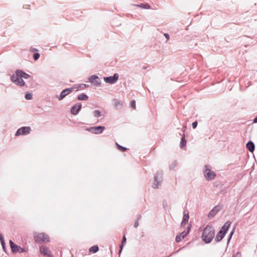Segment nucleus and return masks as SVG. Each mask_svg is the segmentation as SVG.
Listing matches in <instances>:
<instances>
[{"label": "nucleus", "instance_id": "58836bf2", "mask_svg": "<svg viewBox=\"0 0 257 257\" xmlns=\"http://www.w3.org/2000/svg\"><path fill=\"white\" fill-rule=\"evenodd\" d=\"M198 122L197 121H194V128H196L197 126Z\"/></svg>", "mask_w": 257, "mask_h": 257}, {"label": "nucleus", "instance_id": "7c9ffc66", "mask_svg": "<svg viewBox=\"0 0 257 257\" xmlns=\"http://www.w3.org/2000/svg\"><path fill=\"white\" fill-rule=\"evenodd\" d=\"M130 105H131V107L132 108L135 109L136 108V101L134 99H132L131 101Z\"/></svg>", "mask_w": 257, "mask_h": 257}, {"label": "nucleus", "instance_id": "0eeeda50", "mask_svg": "<svg viewBox=\"0 0 257 257\" xmlns=\"http://www.w3.org/2000/svg\"><path fill=\"white\" fill-rule=\"evenodd\" d=\"M10 245L13 253H21L28 251L27 249L21 247L20 246L14 243L12 240L10 241Z\"/></svg>", "mask_w": 257, "mask_h": 257}, {"label": "nucleus", "instance_id": "2f4dec72", "mask_svg": "<svg viewBox=\"0 0 257 257\" xmlns=\"http://www.w3.org/2000/svg\"><path fill=\"white\" fill-rule=\"evenodd\" d=\"M91 131H93L92 133H95V134H101L103 130H91Z\"/></svg>", "mask_w": 257, "mask_h": 257}, {"label": "nucleus", "instance_id": "a19ab883", "mask_svg": "<svg viewBox=\"0 0 257 257\" xmlns=\"http://www.w3.org/2000/svg\"><path fill=\"white\" fill-rule=\"evenodd\" d=\"M139 225V223L138 222H136L135 223V225H134V226L135 227H137Z\"/></svg>", "mask_w": 257, "mask_h": 257}, {"label": "nucleus", "instance_id": "aec40b11", "mask_svg": "<svg viewBox=\"0 0 257 257\" xmlns=\"http://www.w3.org/2000/svg\"><path fill=\"white\" fill-rule=\"evenodd\" d=\"M98 249H99V248L98 247L97 245H94V246H93L92 247H91L90 248H89V252H93V253H95L97 251H98Z\"/></svg>", "mask_w": 257, "mask_h": 257}, {"label": "nucleus", "instance_id": "c756f323", "mask_svg": "<svg viewBox=\"0 0 257 257\" xmlns=\"http://www.w3.org/2000/svg\"><path fill=\"white\" fill-rule=\"evenodd\" d=\"M86 128H105L104 126L103 125H98L94 126H90L89 127H86Z\"/></svg>", "mask_w": 257, "mask_h": 257}, {"label": "nucleus", "instance_id": "4468645a", "mask_svg": "<svg viewBox=\"0 0 257 257\" xmlns=\"http://www.w3.org/2000/svg\"><path fill=\"white\" fill-rule=\"evenodd\" d=\"M188 219H189V214L188 212H186L185 211L184 212V216H183V221L181 223V226H183L187 224V223L188 222Z\"/></svg>", "mask_w": 257, "mask_h": 257}, {"label": "nucleus", "instance_id": "79ce46f5", "mask_svg": "<svg viewBox=\"0 0 257 257\" xmlns=\"http://www.w3.org/2000/svg\"><path fill=\"white\" fill-rule=\"evenodd\" d=\"M147 68H148V66H144L143 68V69H146Z\"/></svg>", "mask_w": 257, "mask_h": 257}, {"label": "nucleus", "instance_id": "5701e85b", "mask_svg": "<svg viewBox=\"0 0 257 257\" xmlns=\"http://www.w3.org/2000/svg\"><path fill=\"white\" fill-rule=\"evenodd\" d=\"M191 225H190L188 227V229L186 231H183L180 235H181V236H182V238H184L186 235L189 232L190 230V229H191Z\"/></svg>", "mask_w": 257, "mask_h": 257}, {"label": "nucleus", "instance_id": "cd10ccee", "mask_svg": "<svg viewBox=\"0 0 257 257\" xmlns=\"http://www.w3.org/2000/svg\"><path fill=\"white\" fill-rule=\"evenodd\" d=\"M40 56V54L39 53H35L33 54V57L34 60L36 61L39 59Z\"/></svg>", "mask_w": 257, "mask_h": 257}, {"label": "nucleus", "instance_id": "b1692460", "mask_svg": "<svg viewBox=\"0 0 257 257\" xmlns=\"http://www.w3.org/2000/svg\"><path fill=\"white\" fill-rule=\"evenodd\" d=\"M25 98L27 100H31L33 98L32 94L30 92H27L25 95Z\"/></svg>", "mask_w": 257, "mask_h": 257}, {"label": "nucleus", "instance_id": "dca6fc26", "mask_svg": "<svg viewBox=\"0 0 257 257\" xmlns=\"http://www.w3.org/2000/svg\"><path fill=\"white\" fill-rule=\"evenodd\" d=\"M30 133V130H18L16 133V136H18L21 135H25Z\"/></svg>", "mask_w": 257, "mask_h": 257}, {"label": "nucleus", "instance_id": "a211bd4d", "mask_svg": "<svg viewBox=\"0 0 257 257\" xmlns=\"http://www.w3.org/2000/svg\"><path fill=\"white\" fill-rule=\"evenodd\" d=\"M254 123H257V116L254 118L252 122H251V120H249L247 121H246L245 124L246 127H249L250 126H251Z\"/></svg>", "mask_w": 257, "mask_h": 257}, {"label": "nucleus", "instance_id": "f3484780", "mask_svg": "<svg viewBox=\"0 0 257 257\" xmlns=\"http://www.w3.org/2000/svg\"><path fill=\"white\" fill-rule=\"evenodd\" d=\"M77 99L78 100L85 101L88 100V96L85 93H82L77 96Z\"/></svg>", "mask_w": 257, "mask_h": 257}, {"label": "nucleus", "instance_id": "f03ea898", "mask_svg": "<svg viewBox=\"0 0 257 257\" xmlns=\"http://www.w3.org/2000/svg\"><path fill=\"white\" fill-rule=\"evenodd\" d=\"M215 236V229L211 225H207L203 230L202 234V240L206 243H209Z\"/></svg>", "mask_w": 257, "mask_h": 257}, {"label": "nucleus", "instance_id": "39448f33", "mask_svg": "<svg viewBox=\"0 0 257 257\" xmlns=\"http://www.w3.org/2000/svg\"><path fill=\"white\" fill-rule=\"evenodd\" d=\"M204 175L205 178L207 181H210L214 179L216 176L215 173L211 170V167L209 165L205 166Z\"/></svg>", "mask_w": 257, "mask_h": 257}, {"label": "nucleus", "instance_id": "423d86ee", "mask_svg": "<svg viewBox=\"0 0 257 257\" xmlns=\"http://www.w3.org/2000/svg\"><path fill=\"white\" fill-rule=\"evenodd\" d=\"M35 240L37 242H47L50 241L49 237L48 235L44 233H38L34 234Z\"/></svg>", "mask_w": 257, "mask_h": 257}, {"label": "nucleus", "instance_id": "1a4fd4ad", "mask_svg": "<svg viewBox=\"0 0 257 257\" xmlns=\"http://www.w3.org/2000/svg\"><path fill=\"white\" fill-rule=\"evenodd\" d=\"M89 81L94 86L99 87L101 86V82L99 80V77L96 75H92L88 78Z\"/></svg>", "mask_w": 257, "mask_h": 257}, {"label": "nucleus", "instance_id": "f257e3e1", "mask_svg": "<svg viewBox=\"0 0 257 257\" xmlns=\"http://www.w3.org/2000/svg\"><path fill=\"white\" fill-rule=\"evenodd\" d=\"M23 78L28 79L32 78V76L22 70L17 69L15 71V74H13L11 76V80L16 85L23 87L25 85V82L23 80Z\"/></svg>", "mask_w": 257, "mask_h": 257}, {"label": "nucleus", "instance_id": "bb28decb", "mask_svg": "<svg viewBox=\"0 0 257 257\" xmlns=\"http://www.w3.org/2000/svg\"><path fill=\"white\" fill-rule=\"evenodd\" d=\"M116 145L117 146L118 150H119L120 151L123 152L126 150V148L121 146L120 145H118L117 143H116Z\"/></svg>", "mask_w": 257, "mask_h": 257}, {"label": "nucleus", "instance_id": "7ed1b4c3", "mask_svg": "<svg viewBox=\"0 0 257 257\" xmlns=\"http://www.w3.org/2000/svg\"><path fill=\"white\" fill-rule=\"evenodd\" d=\"M230 224L231 222L230 221H227L224 223V224L221 227L220 230L217 233L215 237V239L217 242L221 241L222 239L224 237L229 227H230Z\"/></svg>", "mask_w": 257, "mask_h": 257}, {"label": "nucleus", "instance_id": "4c0bfd02", "mask_svg": "<svg viewBox=\"0 0 257 257\" xmlns=\"http://www.w3.org/2000/svg\"><path fill=\"white\" fill-rule=\"evenodd\" d=\"M241 254L239 252H237L233 255V257H240Z\"/></svg>", "mask_w": 257, "mask_h": 257}, {"label": "nucleus", "instance_id": "f8f14e48", "mask_svg": "<svg viewBox=\"0 0 257 257\" xmlns=\"http://www.w3.org/2000/svg\"><path fill=\"white\" fill-rule=\"evenodd\" d=\"M221 209V207L220 206H215L209 212L208 214L209 218H213L215 215Z\"/></svg>", "mask_w": 257, "mask_h": 257}, {"label": "nucleus", "instance_id": "9d476101", "mask_svg": "<svg viewBox=\"0 0 257 257\" xmlns=\"http://www.w3.org/2000/svg\"><path fill=\"white\" fill-rule=\"evenodd\" d=\"M82 108V104L78 102L73 105L71 108L70 112L72 114L76 115L78 114Z\"/></svg>", "mask_w": 257, "mask_h": 257}, {"label": "nucleus", "instance_id": "393cba45", "mask_svg": "<svg viewBox=\"0 0 257 257\" xmlns=\"http://www.w3.org/2000/svg\"><path fill=\"white\" fill-rule=\"evenodd\" d=\"M191 124H192V125L193 126V123H191V120H188L186 122L185 125H184L182 128L185 129V128H187V127H190Z\"/></svg>", "mask_w": 257, "mask_h": 257}, {"label": "nucleus", "instance_id": "c85d7f7f", "mask_svg": "<svg viewBox=\"0 0 257 257\" xmlns=\"http://www.w3.org/2000/svg\"><path fill=\"white\" fill-rule=\"evenodd\" d=\"M76 86H78V88L80 87L81 89H84L85 88H87L89 85L85 84H76Z\"/></svg>", "mask_w": 257, "mask_h": 257}, {"label": "nucleus", "instance_id": "ea45409f", "mask_svg": "<svg viewBox=\"0 0 257 257\" xmlns=\"http://www.w3.org/2000/svg\"><path fill=\"white\" fill-rule=\"evenodd\" d=\"M19 128L25 129V128H31L30 126H22V127H20Z\"/></svg>", "mask_w": 257, "mask_h": 257}, {"label": "nucleus", "instance_id": "ddd939ff", "mask_svg": "<svg viewBox=\"0 0 257 257\" xmlns=\"http://www.w3.org/2000/svg\"><path fill=\"white\" fill-rule=\"evenodd\" d=\"M123 103L121 100L117 99H113V105L116 109H120L122 106Z\"/></svg>", "mask_w": 257, "mask_h": 257}, {"label": "nucleus", "instance_id": "f704fd0d", "mask_svg": "<svg viewBox=\"0 0 257 257\" xmlns=\"http://www.w3.org/2000/svg\"><path fill=\"white\" fill-rule=\"evenodd\" d=\"M0 240H1V243L3 246V248H4V245H5V243H4V240L3 239V237L2 235V234L0 235Z\"/></svg>", "mask_w": 257, "mask_h": 257}, {"label": "nucleus", "instance_id": "4be33fe9", "mask_svg": "<svg viewBox=\"0 0 257 257\" xmlns=\"http://www.w3.org/2000/svg\"><path fill=\"white\" fill-rule=\"evenodd\" d=\"M126 239L125 236L124 235L123 236V238H122V241H121V244L120 247V249L119 250V253L122 251V248H123V246L125 245V244H126Z\"/></svg>", "mask_w": 257, "mask_h": 257}, {"label": "nucleus", "instance_id": "6ab92c4d", "mask_svg": "<svg viewBox=\"0 0 257 257\" xmlns=\"http://www.w3.org/2000/svg\"><path fill=\"white\" fill-rule=\"evenodd\" d=\"M136 6L139 7L144 9H150L151 8V6L148 3H143L140 5L137 4Z\"/></svg>", "mask_w": 257, "mask_h": 257}, {"label": "nucleus", "instance_id": "a878e982", "mask_svg": "<svg viewBox=\"0 0 257 257\" xmlns=\"http://www.w3.org/2000/svg\"><path fill=\"white\" fill-rule=\"evenodd\" d=\"M186 141L185 140V138L183 137L182 138V139H181V142H180V147L181 148H183L186 145Z\"/></svg>", "mask_w": 257, "mask_h": 257}, {"label": "nucleus", "instance_id": "2eb2a0df", "mask_svg": "<svg viewBox=\"0 0 257 257\" xmlns=\"http://www.w3.org/2000/svg\"><path fill=\"white\" fill-rule=\"evenodd\" d=\"M246 147L249 151L250 152H253L254 150V145L252 141L248 142L246 145Z\"/></svg>", "mask_w": 257, "mask_h": 257}, {"label": "nucleus", "instance_id": "412c9836", "mask_svg": "<svg viewBox=\"0 0 257 257\" xmlns=\"http://www.w3.org/2000/svg\"><path fill=\"white\" fill-rule=\"evenodd\" d=\"M93 114L95 117H99L102 115L101 112L99 110H94Z\"/></svg>", "mask_w": 257, "mask_h": 257}, {"label": "nucleus", "instance_id": "6e6552de", "mask_svg": "<svg viewBox=\"0 0 257 257\" xmlns=\"http://www.w3.org/2000/svg\"><path fill=\"white\" fill-rule=\"evenodd\" d=\"M119 75L118 73H114L112 76H109L107 77H104V81L110 84H113L116 83L118 80Z\"/></svg>", "mask_w": 257, "mask_h": 257}, {"label": "nucleus", "instance_id": "9b49d317", "mask_svg": "<svg viewBox=\"0 0 257 257\" xmlns=\"http://www.w3.org/2000/svg\"><path fill=\"white\" fill-rule=\"evenodd\" d=\"M41 253L45 256L48 257H52L51 252L49 248L45 245H42L40 247Z\"/></svg>", "mask_w": 257, "mask_h": 257}, {"label": "nucleus", "instance_id": "72a5a7b5", "mask_svg": "<svg viewBox=\"0 0 257 257\" xmlns=\"http://www.w3.org/2000/svg\"><path fill=\"white\" fill-rule=\"evenodd\" d=\"M183 239L182 238L181 235H177L176 237V241L177 242H179L181 240V239Z\"/></svg>", "mask_w": 257, "mask_h": 257}, {"label": "nucleus", "instance_id": "e433bc0d", "mask_svg": "<svg viewBox=\"0 0 257 257\" xmlns=\"http://www.w3.org/2000/svg\"><path fill=\"white\" fill-rule=\"evenodd\" d=\"M164 36L165 37V38H166L167 40H169V39H170V35L168 33H165L164 34Z\"/></svg>", "mask_w": 257, "mask_h": 257}, {"label": "nucleus", "instance_id": "20e7f679", "mask_svg": "<svg viewBox=\"0 0 257 257\" xmlns=\"http://www.w3.org/2000/svg\"><path fill=\"white\" fill-rule=\"evenodd\" d=\"M75 89H76V91H78V86H76V85H74L72 87L65 88L61 92L59 95H56V97L59 100H62L67 95L71 93Z\"/></svg>", "mask_w": 257, "mask_h": 257}, {"label": "nucleus", "instance_id": "c9c22d12", "mask_svg": "<svg viewBox=\"0 0 257 257\" xmlns=\"http://www.w3.org/2000/svg\"><path fill=\"white\" fill-rule=\"evenodd\" d=\"M38 51V49L35 48L31 47V48H30V51L31 52L34 53L35 52H37Z\"/></svg>", "mask_w": 257, "mask_h": 257}, {"label": "nucleus", "instance_id": "473e14b6", "mask_svg": "<svg viewBox=\"0 0 257 257\" xmlns=\"http://www.w3.org/2000/svg\"><path fill=\"white\" fill-rule=\"evenodd\" d=\"M234 229H233V230L230 232V233L229 234V237H228V240H227V244L229 243V242L230 241V240L231 239V237H232V235H233V234L234 233Z\"/></svg>", "mask_w": 257, "mask_h": 257}]
</instances>
